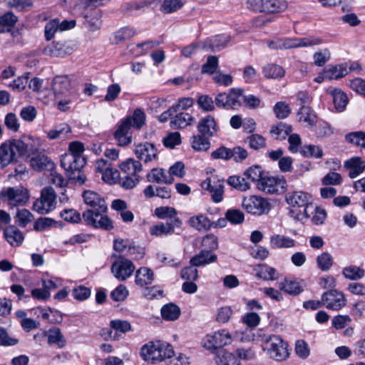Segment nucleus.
I'll return each instance as SVG.
<instances>
[{
    "label": "nucleus",
    "instance_id": "423d86ee",
    "mask_svg": "<svg viewBox=\"0 0 365 365\" xmlns=\"http://www.w3.org/2000/svg\"><path fill=\"white\" fill-rule=\"evenodd\" d=\"M322 43V40L316 36L302 38H277L269 43V47L273 49H289L300 46H312Z\"/></svg>",
    "mask_w": 365,
    "mask_h": 365
},
{
    "label": "nucleus",
    "instance_id": "b1692460",
    "mask_svg": "<svg viewBox=\"0 0 365 365\" xmlns=\"http://www.w3.org/2000/svg\"><path fill=\"white\" fill-rule=\"evenodd\" d=\"M6 241L13 247L20 246L24 237L23 233L15 226H9L4 232Z\"/></svg>",
    "mask_w": 365,
    "mask_h": 365
},
{
    "label": "nucleus",
    "instance_id": "473e14b6",
    "mask_svg": "<svg viewBox=\"0 0 365 365\" xmlns=\"http://www.w3.org/2000/svg\"><path fill=\"white\" fill-rule=\"evenodd\" d=\"M190 144L195 151H207L210 147L209 138L200 133L191 137Z\"/></svg>",
    "mask_w": 365,
    "mask_h": 365
},
{
    "label": "nucleus",
    "instance_id": "49530a36",
    "mask_svg": "<svg viewBox=\"0 0 365 365\" xmlns=\"http://www.w3.org/2000/svg\"><path fill=\"white\" fill-rule=\"evenodd\" d=\"M218 365H242L240 361L232 353L221 350L217 354Z\"/></svg>",
    "mask_w": 365,
    "mask_h": 365
},
{
    "label": "nucleus",
    "instance_id": "052dcab7",
    "mask_svg": "<svg viewBox=\"0 0 365 365\" xmlns=\"http://www.w3.org/2000/svg\"><path fill=\"white\" fill-rule=\"evenodd\" d=\"M227 220L234 225L241 224L244 222V213L240 210L229 209L225 212Z\"/></svg>",
    "mask_w": 365,
    "mask_h": 365
},
{
    "label": "nucleus",
    "instance_id": "ea45409f",
    "mask_svg": "<svg viewBox=\"0 0 365 365\" xmlns=\"http://www.w3.org/2000/svg\"><path fill=\"white\" fill-rule=\"evenodd\" d=\"M46 336L49 344H56L58 348H63L66 345V339L59 328L50 329Z\"/></svg>",
    "mask_w": 365,
    "mask_h": 365
},
{
    "label": "nucleus",
    "instance_id": "680f3d73",
    "mask_svg": "<svg viewBox=\"0 0 365 365\" xmlns=\"http://www.w3.org/2000/svg\"><path fill=\"white\" fill-rule=\"evenodd\" d=\"M274 112L279 119L286 118L291 113L289 106L283 101L277 102L274 106Z\"/></svg>",
    "mask_w": 365,
    "mask_h": 365
},
{
    "label": "nucleus",
    "instance_id": "39448f33",
    "mask_svg": "<svg viewBox=\"0 0 365 365\" xmlns=\"http://www.w3.org/2000/svg\"><path fill=\"white\" fill-rule=\"evenodd\" d=\"M247 7L255 12L277 14L287 8L284 0H246Z\"/></svg>",
    "mask_w": 365,
    "mask_h": 365
},
{
    "label": "nucleus",
    "instance_id": "8fccbe9b",
    "mask_svg": "<svg viewBox=\"0 0 365 365\" xmlns=\"http://www.w3.org/2000/svg\"><path fill=\"white\" fill-rule=\"evenodd\" d=\"M244 175L247 180L258 183L264 176V170L259 165H253L244 172Z\"/></svg>",
    "mask_w": 365,
    "mask_h": 365
},
{
    "label": "nucleus",
    "instance_id": "0e129e2a",
    "mask_svg": "<svg viewBox=\"0 0 365 365\" xmlns=\"http://www.w3.org/2000/svg\"><path fill=\"white\" fill-rule=\"evenodd\" d=\"M280 289H283L286 293L292 295L299 294L302 291V289L299 285V283L296 281L292 280H286L284 283H282Z\"/></svg>",
    "mask_w": 365,
    "mask_h": 365
},
{
    "label": "nucleus",
    "instance_id": "338daca9",
    "mask_svg": "<svg viewBox=\"0 0 365 365\" xmlns=\"http://www.w3.org/2000/svg\"><path fill=\"white\" fill-rule=\"evenodd\" d=\"M16 218L19 225L20 227H25L33 220L34 216L29 210L22 209L18 210L16 213Z\"/></svg>",
    "mask_w": 365,
    "mask_h": 365
},
{
    "label": "nucleus",
    "instance_id": "6e6552de",
    "mask_svg": "<svg viewBox=\"0 0 365 365\" xmlns=\"http://www.w3.org/2000/svg\"><path fill=\"white\" fill-rule=\"evenodd\" d=\"M56 205V194L51 186L46 187L41 192V197L37 199L33 208L40 214H46L55 209Z\"/></svg>",
    "mask_w": 365,
    "mask_h": 365
},
{
    "label": "nucleus",
    "instance_id": "72a5a7b5",
    "mask_svg": "<svg viewBox=\"0 0 365 365\" xmlns=\"http://www.w3.org/2000/svg\"><path fill=\"white\" fill-rule=\"evenodd\" d=\"M17 160L16 158L11 152L6 142L1 144L0 147V169L6 167L9 163L13 161Z\"/></svg>",
    "mask_w": 365,
    "mask_h": 365
},
{
    "label": "nucleus",
    "instance_id": "69168bd1",
    "mask_svg": "<svg viewBox=\"0 0 365 365\" xmlns=\"http://www.w3.org/2000/svg\"><path fill=\"white\" fill-rule=\"evenodd\" d=\"M56 222L49 217H40L37 219L34 224V230L36 231H43L49 227L55 226Z\"/></svg>",
    "mask_w": 365,
    "mask_h": 365
},
{
    "label": "nucleus",
    "instance_id": "7ed1b4c3",
    "mask_svg": "<svg viewBox=\"0 0 365 365\" xmlns=\"http://www.w3.org/2000/svg\"><path fill=\"white\" fill-rule=\"evenodd\" d=\"M174 354L173 346L164 341H150L143 345L140 350L142 358L152 363L160 362L171 358Z\"/></svg>",
    "mask_w": 365,
    "mask_h": 365
},
{
    "label": "nucleus",
    "instance_id": "e433bc0d",
    "mask_svg": "<svg viewBox=\"0 0 365 365\" xmlns=\"http://www.w3.org/2000/svg\"><path fill=\"white\" fill-rule=\"evenodd\" d=\"M297 115L300 122L307 123L310 126L315 125L317 123V115L310 107L302 106Z\"/></svg>",
    "mask_w": 365,
    "mask_h": 365
},
{
    "label": "nucleus",
    "instance_id": "79ce46f5",
    "mask_svg": "<svg viewBox=\"0 0 365 365\" xmlns=\"http://www.w3.org/2000/svg\"><path fill=\"white\" fill-rule=\"evenodd\" d=\"M245 143L248 144L251 149L258 150L266 147V139L262 135L255 133L251 134L245 139Z\"/></svg>",
    "mask_w": 365,
    "mask_h": 365
},
{
    "label": "nucleus",
    "instance_id": "864d4df0",
    "mask_svg": "<svg viewBox=\"0 0 365 365\" xmlns=\"http://www.w3.org/2000/svg\"><path fill=\"white\" fill-rule=\"evenodd\" d=\"M342 273L346 278L351 280H357L364 276V270L354 265L344 267Z\"/></svg>",
    "mask_w": 365,
    "mask_h": 365
},
{
    "label": "nucleus",
    "instance_id": "a18cd8bd",
    "mask_svg": "<svg viewBox=\"0 0 365 365\" xmlns=\"http://www.w3.org/2000/svg\"><path fill=\"white\" fill-rule=\"evenodd\" d=\"M71 128L68 124L63 123L57 126L55 129L47 132V137L51 140L65 139L71 133Z\"/></svg>",
    "mask_w": 365,
    "mask_h": 365
},
{
    "label": "nucleus",
    "instance_id": "1a4fd4ad",
    "mask_svg": "<svg viewBox=\"0 0 365 365\" xmlns=\"http://www.w3.org/2000/svg\"><path fill=\"white\" fill-rule=\"evenodd\" d=\"M242 206L248 213L255 215L266 214L271 209V205L269 201L257 195H250L244 197Z\"/></svg>",
    "mask_w": 365,
    "mask_h": 365
},
{
    "label": "nucleus",
    "instance_id": "6e6d98bb",
    "mask_svg": "<svg viewBox=\"0 0 365 365\" xmlns=\"http://www.w3.org/2000/svg\"><path fill=\"white\" fill-rule=\"evenodd\" d=\"M294 351L297 356L302 359L308 358L310 354L309 344L303 339L296 341Z\"/></svg>",
    "mask_w": 365,
    "mask_h": 365
},
{
    "label": "nucleus",
    "instance_id": "412c9836",
    "mask_svg": "<svg viewBox=\"0 0 365 365\" xmlns=\"http://www.w3.org/2000/svg\"><path fill=\"white\" fill-rule=\"evenodd\" d=\"M199 133L208 138L214 136L217 131V123L212 115H207L202 118L197 125Z\"/></svg>",
    "mask_w": 365,
    "mask_h": 365
},
{
    "label": "nucleus",
    "instance_id": "de8ad7c7",
    "mask_svg": "<svg viewBox=\"0 0 365 365\" xmlns=\"http://www.w3.org/2000/svg\"><path fill=\"white\" fill-rule=\"evenodd\" d=\"M227 182L229 185L240 191H246L250 188V182L239 175L229 177Z\"/></svg>",
    "mask_w": 365,
    "mask_h": 365
},
{
    "label": "nucleus",
    "instance_id": "4c0bfd02",
    "mask_svg": "<svg viewBox=\"0 0 365 365\" xmlns=\"http://www.w3.org/2000/svg\"><path fill=\"white\" fill-rule=\"evenodd\" d=\"M161 315L167 321H175L179 318L180 309L176 304L169 303L162 307Z\"/></svg>",
    "mask_w": 365,
    "mask_h": 365
},
{
    "label": "nucleus",
    "instance_id": "603ef678",
    "mask_svg": "<svg viewBox=\"0 0 365 365\" xmlns=\"http://www.w3.org/2000/svg\"><path fill=\"white\" fill-rule=\"evenodd\" d=\"M135 31L132 28L124 27L117 31L113 35V43H119L130 39L135 35Z\"/></svg>",
    "mask_w": 365,
    "mask_h": 365
},
{
    "label": "nucleus",
    "instance_id": "5fc2aeb1",
    "mask_svg": "<svg viewBox=\"0 0 365 365\" xmlns=\"http://www.w3.org/2000/svg\"><path fill=\"white\" fill-rule=\"evenodd\" d=\"M300 153L306 158H320L323 155V151L322 148L317 145H304L299 150Z\"/></svg>",
    "mask_w": 365,
    "mask_h": 365
},
{
    "label": "nucleus",
    "instance_id": "4468645a",
    "mask_svg": "<svg viewBox=\"0 0 365 365\" xmlns=\"http://www.w3.org/2000/svg\"><path fill=\"white\" fill-rule=\"evenodd\" d=\"M86 163V159L82 155L64 154L61 159V165L68 174H75V172L81 170Z\"/></svg>",
    "mask_w": 365,
    "mask_h": 365
},
{
    "label": "nucleus",
    "instance_id": "4be33fe9",
    "mask_svg": "<svg viewBox=\"0 0 365 365\" xmlns=\"http://www.w3.org/2000/svg\"><path fill=\"white\" fill-rule=\"evenodd\" d=\"M31 167L37 171L51 170L54 168V163L44 154L39 153L31 158Z\"/></svg>",
    "mask_w": 365,
    "mask_h": 365
},
{
    "label": "nucleus",
    "instance_id": "c9c22d12",
    "mask_svg": "<svg viewBox=\"0 0 365 365\" xmlns=\"http://www.w3.org/2000/svg\"><path fill=\"white\" fill-rule=\"evenodd\" d=\"M262 72L265 78L272 79L282 78L285 74L283 67L274 63H269L264 66Z\"/></svg>",
    "mask_w": 365,
    "mask_h": 365
},
{
    "label": "nucleus",
    "instance_id": "dca6fc26",
    "mask_svg": "<svg viewBox=\"0 0 365 365\" xmlns=\"http://www.w3.org/2000/svg\"><path fill=\"white\" fill-rule=\"evenodd\" d=\"M201 187L211 193V197L213 202H220L223 200L224 185L223 182L220 180L212 182L211 179L207 178L201 182Z\"/></svg>",
    "mask_w": 365,
    "mask_h": 365
},
{
    "label": "nucleus",
    "instance_id": "f704fd0d",
    "mask_svg": "<svg viewBox=\"0 0 365 365\" xmlns=\"http://www.w3.org/2000/svg\"><path fill=\"white\" fill-rule=\"evenodd\" d=\"M292 131V125L280 122L272 127L270 133L274 136L277 140H284Z\"/></svg>",
    "mask_w": 365,
    "mask_h": 365
},
{
    "label": "nucleus",
    "instance_id": "a19ab883",
    "mask_svg": "<svg viewBox=\"0 0 365 365\" xmlns=\"http://www.w3.org/2000/svg\"><path fill=\"white\" fill-rule=\"evenodd\" d=\"M243 94L241 88H232L228 93L227 109H237L240 106V97Z\"/></svg>",
    "mask_w": 365,
    "mask_h": 365
},
{
    "label": "nucleus",
    "instance_id": "aec40b11",
    "mask_svg": "<svg viewBox=\"0 0 365 365\" xmlns=\"http://www.w3.org/2000/svg\"><path fill=\"white\" fill-rule=\"evenodd\" d=\"M72 51V48L66 45V43L58 41L53 42L51 44L46 46L43 48V53L46 56L53 57H64L70 55Z\"/></svg>",
    "mask_w": 365,
    "mask_h": 365
},
{
    "label": "nucleus",
    "instance_id": "f3484780",
    "mask_svg": "<svg viewBox=\"0 0 365 365\" xmlns=\"http://www.w3.org/2000/svg\"><path fill=\"white\" fill-rule=\"evenodd\" d=\"M130 119H123L118 125V128L114 133V138L120 146H125L131 143V136L129 132L132 127L130 125Z\"/></svg>",
    "mask_w": 365,
    "mask_h": 365
},
{
    "label": "nucleus",
    "instance_id": "3c124183",
    "mask_svg": "<svg viewBox=\"0 0 365 365\" xmlns=\"http://www.w3.org/2000/svg\"><path fill=\"white\" fill-rule=\"evenodd\" d=\"M125 119H130V125L137 130L140 129L145 122V114L140 109H135L133 114L130 117H128Z\"/></svg>",
    "mask_w": 365,
    "mask_h": 365
},
{
    "label": "nucleus",
    "instance_id": "bf43d9fd",
    "mask_svg": "<svg viewBox=\"0 0 365 365\" xmlns=\"http://www.w3.org/2000/svg\"><path fill=\"white\" fill-rule=\"evenodd\" d=\"M346 140L350 143L365 148V133L356 131L346 135Z\"/></svg>",
    "mask_w": 365,
    "mask_h": 365
},
{
    "label": "nucleus",
    "instance_id": "13d9d810",
    "mask_svg": "<svg viewBox=\"0 0 365 365\" xmlns=\"http://www.w3.org/2000/svg\"><path fill=\"white\" fill-rule=\"evenodd\" d=\"M182 5L180 0H164L160 10L164 14H170L180 9Z\"/></svg>",
    "mask_w": 365,
    "mask_h": 365
},
{
    "label": "nucleus",
    "instance_id": "20e7f679",
    "mask_svg": "<svg viewBox=\"0 0 365 365\" xmlns=\"http://www.w3.org/2000/svg\"><path fill=\"white\" fill-rule=\"evenodd\" d=\"M264 350L271 359L281 361L287 359L289 353L288 351V344L281 337L277 335H272L267 337L264 341Z\"/></svg>",
    "mask_w": 365,
    "mask_h": 365
},
{
    "label": "nucleus",
    "instance_id": "2f4dec72",
    "mask_svg": "<svg viewBox=\"0 0 365 365\" xmlns=\"http://www.w3.org/2000/svg\"><path fill=\"white\" fill-rule=\"evenodd\" d=\"M270 245L274 249L290 248L295 246V241L284 235H274L271 237Z\"/></svg>",
    "mask_w": 365,
    "mask_h": 365
},
{
    "label": "nucleus",
    "instance_id": "4d7b16f0",
    "mask_svg": "<svg viewBox=\"0 0 365 365\" xmlns=\"http://www.w3.org/2000/svg\"><path fill=\"white\" fill-rule=\"evenodd\" d=\"M318 267L322 271L329 270L333 264V258L328 252H323L317 258Z\"/></svg>",
    "mask_w": 365,
    "mask_h": 365
},
{
    "label": "nucleus",
    "instance_id": "2eb2a0df",
    "mask_svg": "<svg viewBox=\"0 0 365 365\" xmlns=\"http://www.w3.org/2000/svg\"><path fill=\"white\" fill-rule=\"evenodd\" d=\"M135 154L136 157L145 163L150 162L158 157V150L154 144L145 142L135 146Z\"/></svg>",
    "mask_w": 365,
    "mask_h": 365
},
{
    "label": "nucleus",
    "instance_id": "5701e85b",
    "mask_svg": "<svg viewBox=\"0 0 365 365\" xmlns=\"http://www.w3.org/2000/svg\"><path fill=\"white\" fill-rule=\"evenodd\" d=\"M217 255L207 250H202L199 254L192 257L190 260V264L193 266H203L217 260Z\"/></svg>",
    "mask_w": 365,
    "mask_h": 365
},
{
    "label": "nucleus",
    "instance_id": "f257e3e1",
    "mask_svg": "<svg viewBox=\"0 0 365 365\" xmlns=\"http://www.w3.org/2000/svg\"><path fill=\"white\" fill-rule=\"evenodd\" d=\"M83 197L85 203L91 207V209L83 212L82 217L86 224L106 231L113 229V221L105 215L108 210V206L104 198L91 190L85 191L83 193Z\"/></svg>",
    "mask_w": 365,
    "mask_h": 365
},
{
    "label": "nucleus",
    "instance_id": "6ab92c4d",
    "mask_svg": "<svg viewBox=\"0 0 365 365\" xmlns=\"http://www.w3.org/2000/svg\"><path fill=\"white\" fill-rule=\"evenodd\" d=\"M9 143V146L13 152L14 155L16 158L28 157L30 152L31 151V147L29 143V139L21 140V139H13L11 140L6 141Z\"/></svg>",
    "mask_w": 365,
    "mask_h": 365
},
{
    "label": "nucleus",
    "instance_id": "a878e982",
    "mask_svg": "<svg viewBox=\"0 0 365 365\" xmlns=\"http://www.w3.org/2000/svg\"><path fill=\"white\" fill-rule=\"evenodd\" d=\"M70 86L71 81L66 76H56L53 80L52 89L56 98L68 92Z\"/></svg>",
    "mask_w": 365,
    "mask_h": 365
},
{
    "label": "nucleus",
    "instance_id": "0eeeda50",
    "mask_svg": "<svg viewBox=\"0 0 365 365\" xmlns=\"http://www.w3.org/2000/svg\"><path fill=\"white\" fill-rule=\"evenodd\" d=\"M0 195L11 207L23 206L29 200V191L23 187L4 188L1 191Z\"/></svg>",
    "mask_w": 365,
    "mask_h": 365
},
{
    "label": "nucleus",
    "instance_id": "58836bf2",
    "mask_svg": "<svg viewBox=\"0 0 365 365\" xmlns=\"http://www.w3.org/2000/svg\"><path fill=\"white\" fill-rule=\"evenodd\" d=\"M330 93L333 97V103L336 110L339 112L343 111L348 103V98L346 95L337 88L333 89Z\"/></svg>",
    "mask_w": 365,
    "mask_h": 365
},
{
    "label": "nucleus",
    "instance_id": "a211bd4d",
    "mask_svg": "<svg viewBox=\"0 0 365 365\" xmlns=\"http://www.w3.org/2000/svg\"><path fill=\"white\" fill-rule=\"evenodd\" d=\"M231 36L227 34H220L207 38L203 43L202 48L211 51H217L224 48L230 41Z\"/></svg>",
    "mask_w": 365,
    "mask_h": 365
},
{
    "label": "nucleus",
    "instance_id": "393cba45",
    "mask_svg": "<svg viewBox=\"0 0 365 365\" xmlns=\"http://www.w3.org/2000/svg\"><path fill=\"white\" fill-rule=\"evenodd\" d=\"M147 179L149 182L156 183L172 184L173 178L166 174L163 168H153L147 175Z\"/></svg>",
    "mask_w": 365,
    "mask_h": 365
},
{
    "label": "nucleus",
    "instance_id": "e2e57ef3",
    "mask_svg": "<svg viewBox=\"0 0 365 365\" xmlns=\"http://www.w3.org/2000/svg\"><path fill=\"white\" fill-rule=\"evenodd\" d=\"M177 210L174 207L168 206L159 207L155 210V215L160 219H172L177 215Z\"/></svg>",
    "mask_w": 365,
    "mask_h": 365
},
{
    "label": "nucleus",
    "instance_id": "ddd939ff",
    "mask_svg": "<svg viewBox=\"0 0 365 365\" xmlns=\"http://www.w3.org/2000/svg\"><path fill=\"white\" fill-rule=\"evenodd\" d=\"M230 334L225 329L215 331L212 335H207L204 342V346L207 349H217L231 344Z\"/></svg>",
    "mask_w": 365,
    "mask_h": 365
},
{
    "label": "nucleus",
    "instance_id": "9d476101",
    "mask_svg": "<svg viewBox=\"0 0 365 365\" xmlns=\"http://www.w3.org/2000/svg\"><path fill=\"white\" fill-rule=\"evenodd\" d=\"M117 260L111 265V272L119 281H125L129 278L135 271V267L132 261L122 255H113Z\"/></svg>",
    "mask_w": 365,
    "mask_h": 365
},
{
    "label": "nucleus",
    "instance_id": "7c9ffc66",
    "mask_svg": "<svg viewBox=\"0 0 365 365\" xmlns=\"http://www.w3.org/2000/svg\"><path fill=\"white\" fill-rule=\"evenodd\" d=\"M344 166L349 169V176L355 178L365 170V162L359 158H353L346 161Z\"/></svg>",
    "mask_w": 365,
    "mask_h": 365
},
{
    "label": "nucleus",
    "instance_id": "c85d7f7f",
    "mask_svg": "<svg viewBox=\"0 0 365 365\" xmlns=\"http://www.w3.org/2000/svg\"><path fill=\"white\" fill-rule=\"evenodd\" d=\"M174 115L170 120V126L173 129L183 128L190 125L194 120V118L187 113L180 111Z\"/></svg>",
    "mask_w": 365,
    "mask_h": 365
},
{
    "label": "nucleus",
    "instance_id": "c03bdc74",
    "mask_svg": "<svg viewBox=\"0 0 365 365\" xmlns=\"http://www.w3.org/2000/svg\"><path fill=\"white\" fill-rule=\"evenodd\" d=\"M18 21V18L10 11L0 16V33L9 31Z\"/></svg>",
    "mask_w": 365,
    "mask_h": 365
},
{
    "label": "nucleus",
    "instance_id": "c756f323",
    "mask_svg": "<svg viewBox=\"0 0 365 365\" xmlns=\"http://www.w3.org/2000/svg\"><path fill=\"white\" fill-rule=\"evenodd\" d=\"M188 223L192 227L198 231H207L212 227L213 225L210 219L204 215L190 217L188 220Z\"/></svg>",
    "mask_w": 365,
    "mask_h": 365
},
{
    "label": "nucleus",
    "instance_id": "9b49d317",
    "mask_svg": "<svg viewBox=\"0 0 365 365\" xmlns=\"http://www.w3.org/2000/svg\"><path fill=\"white\" fill-rule=\"evenodd\" d=\"M287 182L284 176H265L257 183L259 190L267 194H277L285 188Z\"/></svg>",
    "mask_w": 365,
    "mask_h": 365
},
{
    "label": "nucleus",
    "instance_id": "09e8293b",
    "mask_svg": "<svg viewBox=\"0 0 365 365\" xmlns=\"http://www.w3.org/2000/svg\"><path fill=\"white\" fill-rule=\"evenodd\" d=\"M150 234L155 236H161L163 235H171L174 233L175 229L170 224L160 222L151 226L149 229Z\"/></svg>",
    "mask_w": 365,
    "mask_h": 365
},
{
    "label": "nucleus",
    "instance_id": "37998d69",
    "mask_svg": "<svg viewBox=\"0 0 365 365\" xmlns=\"http://www.w3.org/2000/svg\"><path fill=\"white\" fill-rule=\"evenodd\" d=\"M348 74L346 66L339 65L329 67L324 69V76L327 79H339Z\"/></svg>",
    "mask_w": 365,
    "mask_h": 365
},
{
    "label": "nucleus",
    "instance_id": "774afa93",
    "mask_svg": "<svg viewBox=\"0 0 365 365\" xmlns=\"http://www.w3.org/2000/svg\"><path fill=\"white\" fill-rule=\"evenodd\" d=\"M197 103L199 107L205 111H212L215 110L214 101L207 95L199 96Z\"/></svg>",
    "mask_w": 365,
    "mask_h": 365
},
{
    "label": "nucleus",
    "instance_id": "f03ea898",
    "mask_svg": "<svg viewBox=\"0 0 365 365\" xmlns=\"http://www.w3.org/2000/svg\"><path fill=\"white\" fill-rule=\"evenodd\" d=\"M311 199L308 192L302 190L288 192L285 195V201L291 207L289 212L290 217L299 221L309 218L307 210L312 205Z\"/></svg>",
    "mask_w": 365,
    "mask_h": 365
},
{
    "label": "nucleus",
    "instance_id": "f8f14e48",
    "mask_svg": "<svg viewBox=\"0 0 365 365\" xmlns=\"http://www.w3.org/2000/svg\"><path fill=\"white\" fill-rule=\"evenodd\" d=\"M344 294L336 289L324 292L322 296V302L328 309L338 311L346 304Z\"/></svg>",
    "mask_w": 365,
    "mask_h": 365
},
{
    "label": "nucleus",
    "instance_id": "bb28decb",
    "mask_svg": "<svg viewBox=\"0 0 365 365\" xmlns=\"http://www.w3.org/2000/svg\"><path fill=\"white\" fill-rule=\"evenodd\" d=\"M119 167L121 172L125 173V175L138 176V173L143 170L141 163L133 158L127 159Z\"/></svg>",
    "mask_w": 365,
    "mask_h": 365
},
{
    "label": "nucleus",
    "instance_id": "cd10ccee",
    "mask_svg": "<svg viewBox=\"0 0 365 365\" xmlns=\"http://www.w3.org/2000/svg\"><path fill=\"white\" fill-rule=\"evenodd\" d=\"M154 279V274L151 269L148 267H140L135 273V284L140 287L151 284Z\"/></svg>",
    "mask_w": 365,
    "mask_h": 365
}]
</instances>
